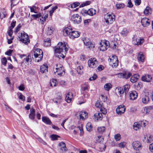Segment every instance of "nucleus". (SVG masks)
I'll list each match as a JSON object with an SVG mask.
<instances>
[{
  "mask_svg": "<svg viewBox=\"0 0 153 153\" xmlns=\"http://www.w3.org/2000/svg\"><path fill=\"white\" fill-rule=\"evenodd\" d=\"M115 19V16L113 14L107 15L105 17V22L108 25L112 24Z\"/></svg>",
  "mask_w": 153,
  "mask_h": 153,
  "instance_id": "nucleus-8",
  "label": "nucleus"
},
{
  "mask_svg": "<svg viewBox=\"0 0 153 153\" xmlns=\"http://www.w3.org/2000/svg\"><path fill=\"white\" fill-rule=\"evenodd\" d=\"M96 10L93 8H90L88 10V15L92 16L96 14Z\"/></svg>",
  "mask_w": 153,
  "mask_h": 153,
  "instance_id": "nucleus-31",
  "label": "nucleus"
},
{
  "mask_svg": "<svg viewBox=\"0 0 153 153\" xmlns=\"http://www.w3.org/2000/svg\"><path fill=\"white\" fill-rule=\"evenodd\" d=\"M48 15L46 14L45 15H43L42 16L41 18L40 19V21L41 22V23L42 24H44V22L46 20V19L48 17Z\"/></svg>",
  "mask_w": 153,
  "mask_h": 153,
  "instance_id": "nucleus-33",
  "label": "nucleus"
},
{
  "mask_svg": "<svg viewBox=\"0 0 153 153\" xmlns=\"http://www.w3.org/2000/svg\"><path fill=\"white\" fill-rule=\"evenodd\" d=\"M96 142L100 143L103 140V138L101 136H98L96 139Z\"/></svg>",
  "mask_w": 153,
  "mask_h": 153,
  "instance_id": "nucleus-53",
  "label": "nucleus"
},
{
  "mask_svg": "<svg viewBox=\"0 0 153 153\" xmlns=\"http://www.w3.org/2000/svg\"><path fill=\"white\" fill-rule=\"evenodd\" d=\"M151 12V9L149 7H147L144 10V13L145 15H148L150 14Z\"/></svg>",
  "mask_w": 153,
  "mask_h": 153,
  "instance_id": "nucleus-35",
  "label": "nucleus"
},
{
  "mask_svg": "<svg viewBox=\"0 0 153 153\" xmlns=\"http://www.w3.org/2000/svg\"><path fill=\"white\" fill-rule=\"evenodd\" d=\"M97 76L95 74H93V75L92 76L90 77L89 79L90 81L92 80H95L97 78Z\"/></svg>",
  "mask_w": 153,
  "mask_h": 153,
  "instance_id": "nucleus-62",
  "label": "nucleus"
},
{
  "mask_svg": "<svg viewBox=\"0 0 153 153\" xmlns=\"http://www.w3.org/2000/svg\"><path fill=\"white\" fill-rule=\"evenodd\" d=\"M11 1V7L15 6L18 3L17 0H10Z\"/></svg>",
  "mask_w": 153,
  "mask_h": 153,
  "instance_id": "nucleus-56",
  "label": "nucleus"
},
{
  "mask_svg": "<svg viewBox=\"0 0 153 153\" xmlns=\"http://www.w3.org/2000/svg\"><path fill=\"white\" fill-rule=\"evenodd\" d=\"M79 5V3L75 2L71 5V7L72 8H75L78 6Z\"/></svg>",
  "mask_w": 153,
  "mask_h": 153,
  "instance_id": "nucleus-54",
  "label": "nucleus"
},
{
  "mask_svg": "<svg viewBox=\"0 0 153 153\" xmlns=\"http://www.w3.org/2000/svg\"><path fill=\"white\" fill-rule=\"evenodd\" d=\"M7 15L6 10L4 9L0 10V17L2 19L5 18Z\"/></svg>",
  "mask_w": 153,
  "mask_h": 153,
  "instance_id": "nucleus-27",
  "label": "nucleus"
},
{
  "mask_svg": "<svg viewBox=\"0 0 153 153\" xmlns=\"http://www.w3.org/2000/svg\"><path fill=\"white\" fill-rule=\"evenodd\" d=\"M28 7L30 9V11L31 12H33L35 13H37V12L36 11L37 7L35 5H33L32 7L29 6Z\"/></svg>",
  "mask_w": 153,
  "mask_h": 153,
  "instance_id": "nucleus-36",
  "label": "nucleus"
},
{
  "mask_svg": "<svg viewBox=\"0 0 153 153\" xmlns=\"http://www.w3.org/2000/svg\"><path fill=\"white\" fill-rule=\"evenodd\" d=\"M83 41L84 44L88 46L89 49H91L94 47V44L91 43L90 39L87 38H83Z\"/></svg>",
  "mask_w": 153,
  "mask_h": 153,
  "instance_id": "nucleus-12",
  "label": "nucleus"
},
{
  "mask_svg": "<svg viewBox=\"0 0 153 153\" xmlns=\"http://www.w3.org/2000/svg\"><path fill=\"white\" fill-rule=\"evenodd\" d=\"M110 65L112 67H117L118 65V60L117 56L115 55L112 56L108 59Z\"/></svg>",
  "mask_w": 153,
  "mask_h": 153,
  "instance_id": "nucleus-5",
  "label": "nucleus"
},
{
  "mask_svg": "<svg viewBox=\"0 0 153 153\" xmlns=\"http://www.w3.org/2000/svg\"><path fill=\"white\" fill-rule=\"evenodd\" d=\"M129 33V31L126 28H124L120 33V34L123 36H126Z\"/></svg>",
  "mask_w": 153,
  "mask_h": 153,
  "instance_id": "nucleus-32",
  "label": "nucleus"
},
{
  "mask_svg": "<svg viewBox=\"0 0 153 153\" xmlns=\"http://www.w3.org/2000/svg\"><path fill=\"white\" fill-rule=\"evenodd\" d=\"M125 107L124 105H123L118 106L116 111L117 114L121 115L125 112Z\"/></svg>",
  "mask_w": 153,
  "mask_h": 153,
  "instance_id": "nucleus-16",
  "label": "nucleus"
},
{
  "mask_svg": "<svg viewBox=\"0 0 153 153\" xmlns=\"http://www.w3.org/2000/svg\"><path fill=\"white\" fill-rule=\"evenodd\" d=\"M68 45H66L65 43H58L54 50L55 55L59 58H64L65 57V55L68 50Z\"/></svg>",
  "mask_w": 153,
  "mask_h": 153,
  "instance_id": "nucleus-1",
  "label": "nucleus"
},
{
  "mask_svg": "<svg viewBox=\"0 0 153 153\" xmlns=\"http://www.w3.org/2000/svg\"><path fill=\"white\" fill-rule=\"evenodd\" d=\"M153 140L152 136L151 135H149L147 137V142L148 143H150L152 142Z\"/></svg>",
  "mask_w": 153,
  "mask_h": 153,
  "instance_id": "nucleus-58",
  "label": "nucleus"
},
{
  "mask_svg": "<svg viewBox=\"0 0 153 153\" xmlns=\"http://www.w3.org/2000/svg\"><path fill=\"white\" fill-rule=\"evenodd\" d=\"M114 139L116 141H119L121 139V135L119 134H116L114 136Z\"/></svg>",
  "mask_w": 153,
  "mask_h": 153,
  "instance_id": "nucleus-57",
  "label": "nucleus"
},
{
  "mask_svg": "<svg viewBox=\"0 0 153 153\" xmlns=\"http://www.w3.org/2000/svg\"><path fill=\"white\" fill-rule=\"evenodd\" d=\"M118 76L120 78L128 79L131 76V74L127 71H124L118 74Z\"/></svg>",
  "mask_w": 153,
  "mask_h": 153,
  "instance_id": "nucleus-9",
  "label": "nucleus"
},
{
  "mask_svg": "<svg viewBox=\"0 0 153 153\" xmlns=\"http://www.w3.org/2000/svg\"><path fill=\"white\" fill-rule=\"evenodd\" d=\"M80 34V33L77 31H74L72 29L71 33L69 34L70 38L74 39L78 37Z\"/></svg>",
  "mask_w": 153,
  "mask_h": 153,
  "instance_id": "nucleus-15",
  "label": "nucleus"
},
{
  "mask_svg": "<svg viewBox=\"0 0 153 153\" xmlns=\"http://www.w3.org/2000/svg\"><path fill=\"white\" fill-rule=\"evenodd\" d=\"M100 111L104 114H105L107 113L106 109L103 106L100 108Z\"/></svg>",
  "mask_w": 153,
  "mask_h": 153,
  "instance_id": "nucleus-60",
  "label": "nucleus"
},
{
  "mask_svg": "<svg viewBox=\"0 0 153 153\" xmlns=\"http://www.w3.org/2000/svg\"><path fill=\"white\" fill-rule=\"evenodd\" d=\"M150 99L149 94L148 92H145L142 96V101L144 104L146 105L149 103Z\"/></svg>",
  "mask_w": 153,
  "mask_h": 153,
  "instance_id": "nucleus-11",
  "label": "nucleus"
},
{
  "mask_svg": "<svg viewBox=\"0 0 153 153\" xmlns=\"http://www.w3.org/2000/svg\"><path fill=\"white\" fill-rule=\"evenodd\" d=\"M83 68H76V70L78 74H82L83 73Z\"/></svg>",
  "mask_w": 153,
  "mask_h": 153,
  "instance_id": "nucleus-48",
  "label": "nucleus"
},
{
  "mask_svg": "<svg viewBox=\"0 0 153 153\" xmlns=\"http://www.w3.org/2000/svg\"><path fill=\"white\" fill-rule=\"evenodd\" d=\"M134 129L136 131H137L138 129L140 128L141 127L140 124L138 123L137 122H135L134 123L133 126Z\"/></svg>",
  "mask_w": 153,
  "mask_h": 153,
  "instance_id": "nucleus-37",
  "label": "nucleus"
},
{
  "mask_svg": "<svg viewBox=\"0 0 153 153\" xmlns=\"http://www.w3.org/2000/svg\"><path fill=\"white\" fill-rule=\"evenodd\" d=\"M109 43L108 41L104 40L102 41L100 43L99 48L100 50L102 51H105L109 47Z\"/></svg>",
  "mask_w": 153,
  "mask_h": 153,
  "instance_id": "nucleus-7",
  "label": "nucleus"
},
{
  "mask_svg": "<svg viewBox=\"0 0 153 153\" xmlns=\"http://www.w3.org/2000/svg\"><path fill=\"white\" fill-rule=\"evenodd\" d=\"M151 21L148 18H144L141 21L142 25L144 27H146L149 26L150 23Z\"/></svg>",
  "mask_w": 153,
  "mask_h": 153,
  "instance_id": "nucleus-18",
  "label": "nucleus"
},
{
  "mask_svg": "<svg viewBox=\"0 0 153 153\" xmlns=\"http://www.w3.org/2000/svg\"><path fill=\"white\" fill-rule=\"evenodd\" d=\"M42 121L46 124L50 125L52 124V122L49 118L43 116L42 117Z\"/></svg>",
  "mask_w": 153,
  "mask_h": 153,
  "instance_id": "nucleus-25",
  "label": "nucleus"
},
{
  "mask_svg": "<svg viewBox=\"0 0 153 153\" xmlns=\"http://www.w3.org/2000/svg\"><path fill=\"white\" fill-rule=\"evenodd\" d=\"M112 85L110 83H108L105 84L104 87L105 90L106 91H109L111 88H112Z\"/></svg>",
  "mask_w": 153,
  "mask_h": 153,
  "instance_id": "nucleus-39",
  "label": "nucleus"
},
{
  "mask_svg": "<svg viewBox=\"0 0 153 153\" xmlns=\"http://www.w3.org/2000/svg\"><path fill=\"white\" fill-rule=\"evenodd\" d=\"M13 51V50L9 49L8 51H7L5 52V54L8 56H10L11 55Z\"/></svg>",
  "mask_w": 153,
  "mask_h": 153,
  "instance_id": "nucleus-64",
  "label": "nucleus"
},
{
  "mask_svg": "<svg viewBox=\"0 0 153 153\" xmlns=\"http://www.w3.org/2000/svg\"><path fill=\"white\" fill-rule=\"evenodd\" d=\"M102 116L101 113H96L94 115V117L95 120H101L102 118Z\"/></svg>",
  "mask_w": 153,
  "mask_h": 153,
  "instance_id": "nucleus-26",
  "label": "nucleus"
},
{
  "mask_svg": "<svg viewBox=\"0 0 153 153\" xmlns=\"http://www.w3.org/2000/svg\"><path fill=\"white\" fill-rule=\"evenodd\" d=\"M48 68H40V70L41 72L42 73H46V72L48 71Z\"/></svg>",
  "mask_w": 153,
  "mask_h": 153,
  "instance_id": "nucleus-63",
  "label": "nucleus"
},
{
  "mask_svg": "<svg viewBox=\"0 0 153 153\" xmlns=\"http://www.w3.org/2000/svg\"><path fill=\"white\" fill-rule=\"evenodd\" d=\"M53 28L51 26L48 27L46 29V31L47 34L48 35H51L53 33Z\"/></svg>",
  "mask_w": 153,
  "mask_h": 153,
  "instance_id": "nucleus-29",
  "label": "nucleus"
},
{
  "mask_svg": "<svg viewBox=\"0 0 153 153\" xmlns=\"http://www.w3.org/2000/svg\"><path fill=\"white\" fill-rule=\"evenodd\" d=\"M105 129L104 126L100 127L97 128V131L99 133L102 134L105 131Z\"/></svg>",
  "mask_w": 153,
  "mask_h": 153,
  "instance_id": "nucleus-38",
  "label": "nucleus"
},
{
  "mask_svg": "<svg viewBox=\"0 0 153 153\" xmlns=\"http://www.w3.org/2000/svg\"><path fill=\"white\" fill-rule=\"evenodd\" d=\"M79 114L80 120H84L88 117V113L85 111H81L79 112Z\"/></svg>",
  "mask_w": 153,
  "mask_h": 153,
  "instance_id": "nucleus-22",
  "label": "nucleus"
},
{
  "mask_svg": "<svg viewBox=\"0 0 153 153\" xmlns=\"http://www.w3.org/2000/svg\"><path fill=\"white\" fill-rule=\"evenodd\" d=\"M152 79L151 76L149 74H146L142 76L141 80L144 82H149L151 81Z\"/></svg>",
  "mask_w": 153,
  "mask_h": 153,
  "instance_id": "nucleus-20",
  "label": "nucleus"
},
{
  "mask_svg": "<svg viewBox=\"0 0 153 153\" xmlns=\"http://www.w3.org/2000/svg\"><path fill=\"white\" fill-rule=\"evenodd\" d=\"M73 94L71 92H68L65 96V100L68 103H70L73 98Z\"/></svg>",
  "mask_w": 153,
  "mask_h": 153,
  "instance_id": "nucleus-24",
  "label": "nucleus"
},
{
  "mask_svg": "<svg viewBox=\"0 0 153 153\" xmlns=\"http://www.w3.org/2000/svg\"><path fill=\"white\" fill-rule=\"evenodd\" d=\"M51 138L52 140H58V138L59 137V136L56 134H52L51 135Z\"/></svg>",
  "mask_w": 153,
  "mask_h": 153,
  "instance_id": "nucleus-49",
  "label": "nucleus"
},
{
  "mask_svg": "<svg viewBox=\"0 0 153 153\" xmlns=\"http://www.w3.org/2000/svg\"><path fill=\"white\" fill-rule=\"evenodd\" d=\"M91 4V1H86L85 2H83L82 4L80 6V7H84L86 6H87Z\"/></svg>",
  "mask_w": 153,
  "mask_h": 153,
  "instance_id": "nucleus-55",
  "label": "nucleus"
},
{
  "mask_svg": "<svg viewBox=\"0 0 153 153\" xmlns=\"http://www.w3.org/2000/svg\"><path fill=\"white\" fill-rule=\"evenodd\" d=\"M144 59V56L142 53L140 52L139 53L138 56V60L139 62H143Z\"/></svg>",
  "mask_w": 153,
  "mask_h": 153,
  "instance_id": "nucleus-30",
  "label": "nucleus"
},
{
  "mask_svg": "<svg viewBox=\"0 0 153 153\" xmlns=\"http://www.w3.org/2000/svg\"><path fill=\"white\" fill-rule=\"evenodd\" d=\"M1 61L2 64L4 66H5L7 63V59L5 57H3L2 58Z\"/></svg>",
  "mask_w": 153,
  "mask_h": 153,
  "instance_id": "nucleus-61",
  "label": "nucleus"
},
{
  "mask_svg": "<svg viewBox=\"0 0 153 153\" xmlns=\"http://www.w3.org/2000/svg\"><path fill=\"white\" fill-rule=\"evenodd\" d=\"M138 94L135 91H131L129 93V98L131 100H135L137 97Z\"/></svg>",
  "mask_w": 153,
  "mask_h": 153,
  "instance_id": "nucleus-23",
  "label": "nucleus"
},
{
  "mask_svg": "<svg viewBox=\"0 0 153 153\" xmlns=\"http://www.w3.org/2000/svg\"><path fill=\"white\" fill-rule=\"evenodd\" d=\"M88 64L89 67L93 66L96 67L98 66V62L95 58H92L88 60Z\"/></svg>",
  "mask_w": 153,
  "mask_h": 153,
  "instance_id": "nucleus-14",
  "label": "nucleus"
},
{
  "mask_svg": "<svg viewBox=\"0 0 153 153\" xmlns=\"http://www.w3.org/2000/svg\"><path fill=\"white\" fill-rule=\"evenodd\" d=\"M125 6V4L123 3H117L116 4V7L117 9H119L124 8Z\"/></svg>",
  "mask_w": 153,
  "mask_h": 153,
  "instance_id": "nucleus-42",
  "label": "nucleus"
},
{
  "mask_svg": "<svg viewBox=\"0 0 153 153\" xmlns=\"http://www.w3.org/2000/svg\"><path fill=\"white\" fill-rule=\"evenodd\" d=\"M41 14L40 13L36 14H33L31 15V17L34 19L36 20L37 19L41 17Z\"/></svg>",
  "mask_w": 153,
  "mask_h": 153,
  "instance_id": "nucleus-43",
  "label": "nucleus"
},
{
  "mask_svg": "<svg viewBox=\"0 0 153 153\" xmlns=\"http://www.w3.org/2000/svg\"><path fill=\"white\" fill-rule=\"evenodd\" d=\"M19 38L20 41L26 45L30 43V40L28 35L25 32L23 33H21V37H19Z\"/></svg>",
  "mask_w": 153,
  "mask_h": 153,
  "instance_id": "nucleus-3",
  "label": "nucleus"
},
{
  "mask_svg": "<svg viewBox=\"0 0 153 153\" xmlns=\"http://www.w3.org/2000/svg\"><path fill=\"white\" fill-rule=\"evenodd\" d=\"M130 88V85L128 84H126L123 86L124 91L126 94L128 92L129 89Z\"/></svg>",
  "mask_w": 153,
  "mask_h": 153,
  "instance_id": "nucleus-44",
  "label": "nucleus"
},
{
  "mask_svg": "<svg viewBox=\"0 0 153 153\" xmlns=\"http://www.w3.org/2000/svg\"><path fill=\"white\" fill-rule=\"evenodd\" d=\"M51 40L49 38L46 39L45 41L44 45L45 46H50Z\"/></svg>",
  "mask_w": 153,
  "mask_h": 153,
  "instance_id": "nucleus-40",
  "label": "nucleus"
},
{
  "mask_svg": "<svg viewBox=\"0 0 153 153\" xmlns=\"http://www.w3.org/2000/svg\"><path fill=\"white\" fill-rule=\"evenodd\" d=\"M95 106L97 108H100L101 107H102L103 104L101 102H100L99 101L95 103Z\"/></svg>",
  "mask_w": 153,
  "mask_h": 153,
  "instance_id": "nucleus-52",
  "label": "nucleus"
},
{
  "mask_svg": "<svg viewBox=\"0 0 153 153\" xmlns=\"http://www.w3.org/2000/svg\"><path fill=\"white\" fill-rule=\"evenodd\" d=\"M140 76L138 74H134L130 79L132 83L136 82L139 78Z\"/></svg>",
  "mask_w": 153,
  "mask_h": 153,
  "instance_id": "nucleus-28",
  "label": "nucleus"
},
{
  "mask_svg": "<svg viewBox=\"0 0 153 153\" xmlns=\"http://www.w3.org/2000/svg\"><path fill=\"white\" fill-rule=\"evenodd\" d=\"M148 124V122L146 120H143L140 122V124L141 126L145 127Z\"/></svg>",
  "mask_w": 153,
  "mask_h": 153,
  "instance_id": "nucleus-45",
  "label": "nucleus"
},
{
  "mask_svg": "<svg viewBox=\"0 0 153 153\" xmlns=\"http://www.w3.org/2000/svg\"><path fill=\"white\" fill-rule=\"evenodd\" d=\"M132 41L133 44L137 45H142L144 42L143 38H140L139 39H137L136 36H134L132 38Z\"/></svg>",
  "mask_w": 153,
  "mask_h": 153,
  "instance_id": "nucleus-13",
  "label": "nucleus"
},
{
  "mask_svg": "<svg viewBox=\"0 0 153 153\" xmlns=\"http://www.w3.org/2000/svg\"><path fill=\"white\" fill-rule=\"evenodd\" d=\"M86 128L87 130L89 131H90L91 130L92 128V126L91 124V123H88L86 124Z\"/></svg>",
  "mask_w": 153,
  "mask_h": 153,
  "instance_id": "nucleus-46",
  "label": "nucleus"
},
{
  "mask_svg": "<svg viewBox=\"0 0 153 153\" xmlns=\"http://www.w3.org/2000/svg\"><path fill=\"white\" fill-rule=\"evenodd\" d=\"M71 19L75 24H79L82 21L81 17L78 14H74L72 15Z\"/></svg>",
  "mask_w": 153,
  "mask_h": 153,
  "instance_id": "nucleus-10",
  "label": "nucleus"
},
{
  "mask_svg": "<svg viewBox=\"0 0 153 153\" xmlns=\"http://www.w3.org/2000/svg\"><path fill=\"white\" fill-rule=\"evenodd\" d=\"M116 90L118 91V92L119 93L120 95L124 93V91L123 88L120 87H118L116 88Z\"/></svg>",
  "mask_w": 153,
  "mask_h": 153,
  "instance_id": "nucleus-50",
  "label": "nucleus"
},
{
  "mask_svg": "<svg viewBox=\"0 0 153 153\" xmlns=\"http://www.w3.org/2000/svg\"><path fill=\"white\" fill-rule=\"evenodd\" d=\"M59 146L60 147V150L61 152L63 153L67 150V148L66 147L65 144V143L62 142L59 144Z\"/></svg>",
  "mask_w": 153,
  "mask_h": 153,
  "instance_id": "nucleus-21",
  "label": "nucleus"
},
{
  "mask_svg": "<svg viewBox=\"0 0 153 153\" xmlns=\"http://www.w3.org/2000/svg\"><path fill=\"white\" fill-rule=\"evenodd\" d=\"M50 85L51 87H55L57 84V81L56 79H52L50 81Z\"/></svg>",
  "mask_w": 153,
  "mask_h": 153,
  "instance_id": "nucleus-34",
  "label": "nucleus"
},
{
  "mask_svg": "<svg viewBox=\"0 0 153 153\" xmlns=\"http://www.w3.org/2000/svg\"><path fill=\"white\" fill-rule=\"evenodd\" d=\"M32 59L30 58V55H28L26 58L24 59L23 63L25 66H31V64Z\"/></svg>",
  "mask_w": 153,
  "mask_h": 153,
  "instance_id": "nucleus-17",
  "label": "nucleus"
},
{
  "mask_svg": "<svg viewBox=\"0 0 153 153\" xmlns=\"http://www.w3.org/2000/svg\"><path fill=\"white\" fill-rule=\"evenodd\" d=\"M89 85L86 84H84L81 88V91L82 93L83 94V96L84 97L88 98L89 97V95L88 94L87 92L89 91Z\"/></svg>",
  "mask_w": 153,
  "mask_h": 153,
  "instance_id": "nucleus-4",
  "label": "nucleus"
},
{
  "mask_svg": "<svg viewBox=\"0 0 153 153\" xmlns=\"http://www.w3.org/2000/svg\"><path fill=\"white\" fill-rule=\"evenodd\" d=\"M81 14L84 16H85L88 15V10H86L85 9H82L81 12Z\"/></svg>",
  "mask_w": 153,
  "mask_h": 153,
  "instance_id": "nucleus-51",
  "label": "nucleus"
},
{
  "mask_svg": "<svg viewBox=\"0 0 153 153\" xmlns=\"http://www.w3.org/2000/svg\"><path fill=\"white\" fill-rule=\"evenodd\" d=\"M62 68H56V72L57 73L58 75H61L62 74L63 70L62 69Z\"/></svg>",
  "mask_w": 153,
  "mask_h": 153,
  "instance_id": "nucleus-41",
  "label": "nucleus"
},
{
  "mask_svg": "<svg viewBox=\"0 0 153 153\" xmlns=\"http://www.w3.org/2000/svg\"><path fill=\"white\" fill-rule=\"evenodd\" d=\"M57 8V6H54V7L52 8L51 10L49 11V14L50 16L51 17L52 16L53 13L54 12V11L56 10Z\"/></svg>",
  "mask_w": 153,
  "mask_h": 153,
  "instance_id": "nucleus-47",
  "label": "nucleus"
},
{
  "mask_svg": "<svg viewBox=\"0 0 153 153\" xmlns=\"http://www.w3.org/2000/svg\"><path fill=\"white\" fill-rule=\"evenodd\" d=\"M32 56L35 59V62H38L43 58V52L42 50L39 48H34L32 51Z\"/></svg>",
  "mask_w": 153,
  "mask_h": 153,
  "instance_id": "nucleus-2",
  "label": "nucleus"
},
{
  "mask_svg": "<svg viewBox=\"0 0 153 153\" xmlns=\"http://www.w3.org/2000/svg\"><path fill=\"white\" fill-rule=\"evenodd\" d=\"M16 22V21H13L11 23V26H10L9 28L11 29H13L15 27Z\"/></svg>",
  "mask_w": 153,
  "mask_h": 153,
  "instance_id": "nucleus-59",
  "label": "nucleus"
},
{
  "mask_svg": "<svg viewBox=\"0 0 153 153\" xmlns=\"http://www.w3.org/2000/svg\"><path fill=\"white\" fill-rule=\"evenodd\" d=\"M72 29V28L70 26L65 28L63 31V35L65 36H69V34L71 33Z\"/></svg>",
  "mask_w": 153,
  "mask_h": 153,
  "instance_id": "nucleus-19",
  "label": "nucleus"
},
{
  "mask_svg": "<svg viewBox=\"0 0 153 153\" xmlns=\"http://www.w3.org/2000/svg\"><path fill=\"white\" fill-rule=\"evenodd\" d=\"M131 145L133 149L135 151H140L143 148L142 143L138 141H134Z\"/></svg>",
  "mask_w": 153,
  "mask_h": 153,
  "instance_id": "nucleus-6",
  "label": "nucleus"
}]
</instances>
